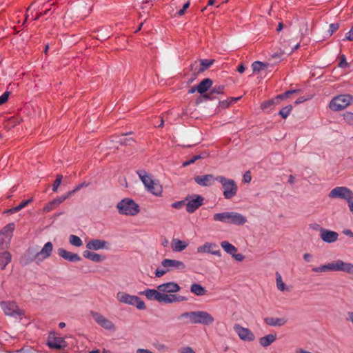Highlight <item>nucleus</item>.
Listing matches in <instances>:
<instances>
[{"label":"nucleus","instance_id":"f257e3e1","mask_svg":"<svg viewBox=\"0 0 353 353\" xmlns=\"http://www.w3.org/2000/svg\"><path fill=\"white\" fill-rule=\"evenodd\" d=\"M139 294L145 296L149 301H157L159 303L165 304L179 303L188 300V298L184 296L161 293L158 290V286L157 289H146L141 291L139 292Z\"/></svg>","mask_w":353,"mask_h":353},{"label":"nucleus","instance_id":"f03ea898","mask_svg":"<svg viewBox=\"0 0 353 353\" xmlns=\"http://www.w3.org/2000/svg\"><path fill=\"white\" fill-rule=\"evenodd\" d=\"M312 271L316 273L342 272L353 275V263L336 259L327 264L314 267L312 269Z\"/></svg>","mask_w":353,"mask_h":353},{"label":"nucleus","instance_id":"7ed1b4c3","mask_svg":"<svg viewBox=\"0 0 353 353\" xmlns=\"http://www.w3.org/2000/svg\"><path fill=\"white\" fill-rule=\"evenodd\" d=\"M213 220L214 221L235 225H243L248 221L244 215L234 211L215 213L213 215Z\"/></svg>","mask_w":353,"mask_h":353},{"label":"nucleus","instance_id":"20e7f679","mask_svg":"<svg viewBox=\"0 0 353 353\" xmlns=\"http://www.w3.org/2000/svg\"><path fill=\"white\" fill-rule=\"evenodd\" d=\"M119 214L125 216H135L140 211L139 205L132 199L125 198L117 204Z\"/></svg>","mask_w":353,"mask_h":353},{"label":"nucleus","instance_id":"39448f33","mask_svg":"<svg viewBox=\"0 0 353 353\" xmlns=\"http://www.w3.org/2000/svg\"><path fill=\"white\" fill-rule=\"evenodd\" d=\"M216 181L221 184L223 189V194L225 199H230L236 194L238 187L233 179H227L223 176H218L216 177Z\"/></svg>","mask_w":353,"mask_h":353},{"label":"nucleus","instance_id":"423d86ee","mask_svg":"<svg viewBox=\"0 0 353 353\" xmlns=\"http://www.w3.org/2000/svg\"><path fill=\"white\" fill-rule=\"evenodd\" d=\"M117 299L122 303L135 306L138 310H145V304L139 296L130 295L128 293L119 292L117 294Z\"/></svg>","mask_w":353,"mask_h":353},{"label":"nucleus","instance_id":"0eeeda50","mask_svg":"<svg viewBox=\"0 0 353 353\" xmlns=\"http://www.w3.org/2000/svg\"><path fill=\"white\" fill-rule=\"evenodd\" d=\"M352 100L353 98L350 94L338 95L331 100L329 107L333 111H340L350 105Z\"/></svg>","mask_w":353,"mask_h":353},{"label":"nucleus","instance_id":"6e6552de","mask_svg":"<svg viewBox=\"0 0 353 353\" xmlns=\"http://www.w3.org/2000/svg\"><path fill=\"white\" fill-rule=\"evenodd\" d=\"M14 228V223H10L0 230V250H3L8 247Z\"/></svg>","mask_w":353,"mask_h":353},{"label":"nucleus","instance_id":"1a4fd4ad","mask_svg":"<svg viewBox=\"0 0 353 353\" xmlns=\"http://www.w3.org/2000/svg\"><path fill=\"white\" fill-rule=\"evenodd\" d=\"M203 201L204 198L199 194H192L188 195L185 199L186 211L190 214L194 212L203 205Z\"/></svg>","mask_w":353,"mask_h":353},{"label":"nucleus","instance_id":"9d476101","mask_svg":"<svg viewBox=\"0 0 353 353\" xmlns=\"http://www.w3.org/2000/svg\"><path fill=\"white\" fill-rule=\"evenodd\" d=\"M328 196L331 199H344L347 202L350 199H353V192L347 187L338 186L330 192Z\"/></svg>","mask_w":353,"mask_h":353},{"label":"nucleus","instance_id":"9b49d317","mask_svg":"<svg viewBox=\"0 0 353 353\" xmlns=\"http://www.w3.org/2000/svg\"><path fill=\"white\" fill-rule=\"evenodd\" d=\"M90 315L92 316L94 321L103 329L111 332L115 331L116 327L114 324L101 313L95 311H91Z\"/></svg>","mask_w":353,"mask_h":353},{"label":"nucleus","instance_id":"f8f14e48","mask_svg":"<svg viewBox=\"0 0 353 353\" xmlns=\"http://www.w3.org/2000/svg\"><path fill=\"white\" fill-rule=\"evenodd\" d=\"M196 252L199 254H210L218 257L221 256V252L219 245L214 242H205L196 248Z\"/></svg>","mask_w":353,"mask_h":353},{"label":"nucleus","instance_id":"ddd939ff","mask_svg":"<svg viewBox=\"0 0 353 353\" xmlns=\"http://www.w3.org/2000/svg\"><path fill=\"white\" fill-rule=\"evenodd\" d=\"M234 330L243 341L252 342L255 339L254 333L250 329L242 327L239 324L234 325Z\"/></svg>","mask_w":353,"mask_h":353},{"label":"nucleus","instance_id":"4468645a","mask_svg":"<svg viewBox=\"0 0 353 353\" xmlns=\"http://www.w3.org/2000/svg\"><path fill=\"white\" fill-rule=\"evenodd\" d=\"M214 319L209 312L203 310L195 311L194 324L209 325L214 323Z\"/></svg>","mask_w":353,"mask_h":353},{"label":"nucleus","instance_id":"2eb2a0df","mask_svg":"<svg viewBox=\"0 0 353 353\" xmlns=\"http://www.w3.org/2000/svg\"><path fill=\"white\" fill-rule=\"evenodd\" d=\"M47 345L51 349L60 350L65 347L67 346V343L64 338L57 336L56 333L51 332L48 336Z\"/></svg>","mask_w":353,"mask_h":353},{"label":"nucleus","instance_id":"dca6fc26","mask_svg":"<svg viewBox=\"0 0 353 353\" xmlns=\"http://www.w3.org/2000/svg\"><path fill=\"white\" fill-rule=\"evenodd\" d=\"M161 265L163 268H166L168 272L174 270L182 271L185 268L183 262L176 259H165L161 261Z\"/></svg>","mask_w":353,"mask_h":353},{"label":"nucleus","instance_id":"f3484780","mask_svg":"<svg viewBox=\"0 0 353 353\" xmlns=\"http://www.w3.org/2000/svg\"><path fill=\"white\" fill-rule=\"evenodd\" d=\"M158 290L164 294H175L180 291L181 287L174 281L167 282L158 285Z\"/></svg>","mask_w":353,"mask_h":353},{"label":"nucleus","instance_id":"a211bd4d","mask_svg":"<svg viewBox=\"0 0 353 353\" xmlns=\"http://www.w3.org/2000/svg\"><path fill=\"white\" fill-rule=\"evenodd\" d=\"M320 236L323 241L327 243H332L338 240L339 234L335 231L321 228Z\"/></svg>","mask_w":353,"mask_h":353},{"label":"nucleus","instance_id":"6ab92c4d","mask_svg":"<svg viewBox=\"0 0 353 353\" xmlns=\"http://www.w3.org/2000/svg\"><path fill=\"white\" fill-rule=\"evenodd\" d=\"M1 307L6 315L16 316L19 314V307L14 301H2Z\"/></svg>","mask_w":353,"mask_h":353},{"label":"nucleus","instance_id":"aec40b11","mask_svg":"<svg viewBox=\"0 0 353 353\" xmlns=\"http://www.w3.org/2000/svg\"><path fill=\"white\" fill-rule=\"evenodd\" d=\"M52 250V243L51 242H47L45 243L41 251L35 254L34 260H36L37 262H40L48 259L50 256Z\"/></svg>","mask_w":353,"mask_h":353},{"label":"nucleus","instance_id":"412c9836","mask_svg":"<svg viewBox=\"0 0 353 353\" xmlns=\"http://www.w3.org/2000/svg\"><path fill=\"white\" fill-rule=\"evenodd\" d=\"M194 181L202 187L211 186L216 181V177L212 174L198 175L194 178Z\"/></svg>","mask_w":353,"mask_h":353},{"label":"nucleus","instance_id":"4be33fe9","mask_svg":"<svg viewBox=\"0 0 353 353\" xmlns=\"http://www.w3.org/2000/svg\"><path fill=\"white\" fill-rule=\"evenodd\" d=\"M57 253L61 258L70 262H77L81 260L79 254L69 252L62 248L58 249Z\"/></svg>","mask_w":353,"mask_h":353},{"label":"nucleus","instance_id":"5701e85b","mask_svg":"<svg viewBox=\"0 0 353 353\" xmlns=\"http://www.w3.org/2000/svg\"><path fill=\"white\" fill-rule=\"evenodd\" d=\"M136 173L139 176V178L141 182L143 183L145 188L156 180L153 179L152 175L143 169L137 170Z\"/></svg>","mask_w":353,"mask_h":353},{"label":"nucleus","instance_id":"b1692460","mask_svg":"<svg viewBox=\"0 0 353 353\" xmlns=\"http://www.w3.org/2000/svg\"><path fill=\"white\" fill-rule=\"evenodd\" d=\"M108 242L101 239H92L86 243V248L90 250H99L106 248Z\"/></svg>","mask_w":353,"mask_h":353},{"label":"nucleus","instance_id":"393cba45","mask_svg":"<svg viewBox=\"0 0 353 353\" xmlns=\"http://www.w3.org/2000/svg\"><path fill=\"white\" fill-rule=\"evenodd\" d=\"M145 190L150 193L157 196H161L163 193V188L158 180H155L150 183Z\"/></svg>","mask_w":353,"mask_h":353},{"label":"nucleus","instance_id":"a878e982","mask_svg":"<svg viewBox=\"0 0 353 353\" xmlns=\"http://www.w3.org/2000/svg\"><path fill=\"white\" fill-rule=\"evenodd\" d=\"M189 245L188 241L173 239L171 241V248L174 252H180L184 250Z\"/></svg>","mask_w":353,"mask_h":353},{"label":"nucleus","instance_id":"bb28decb","mask_svg":"<svg viewBox=\"0 0 353 353\" xmlns=\"http://www.w3.org/2000/svg\"><path fill=\"white\" fill-rule=\"evenodd\" d=\"M264 322L270 326L280 327L287 323V319L285 318L266 317L264 319Z\"/></svg>","mask_w":353,"mask_h":353},{"label":"nucleus","instance_id":"cd10ccee","mask_svg":"<svg viewBox=\"0 0 353 353\" xmlns=\"http://www.w3.org/2000/svg\"><path fill=\"white\" fill-rule=\"evenodd\" d=\"M225 90L224 85H216L214 86L208 94L203 95V97L208 100L215 99L216 94H223Z\"/></svg>","mask_w":353,"mask_h":353},{"label":"nucleus","instance_id":"c85d7f7f","mask_svg":"<svg viewBox=\"0 0 353 353\" xmlns=\"http://www.w3.org/2000/svg\"><path fill=\"white\" fill-rule=\"evenodd\" d=\"M276 340V334H269L265 335V336L261 337L259 340V344L263 347H268L272 343H274Z\"/></svg>","mask_w":353,"mask_h":353},{"label":"nucleus","instance_id":"c756f323","mask_svg":"<svg viewBox=\"0 0 353 353\" xmlns=\"http://www.w3.org/2000/svg\"><path fill=\"white\" fill-rule=\"evenodd\" d=\"M83 256L84 258L97 263L101 262L105 259V257L102 255L90 250L83 251Z\"/></svg>","mask_w":353,"mask_h":353},{"label":"nucleus","instance_id":"7c9ffc66","mask_svg":"<svg viewBox=\"0 0 353 353\" xmlns=\"http://www.w3.org/2000/svg\"><path fill=\"white\" fill-rule=\"evenodd\" d=\"M212 85V81L210 79H204L197 85V92L201 94H203Z\"/></svg>","mask_w":353,"mask_h":353},{"label":"nucleus","instance_id":"2f4dec72","mask_svg":"<svg viewBox=\"0 0 353 353\" xmlns=\"http://www.w3.org/2000/svg\"><path fill=\"white\" fill-rule=\"evenodd\" d=\"M190 292L196 296H204L207 293L206 289L201 285L194 283L190 285Z\"/></svg>","mask_w":353,"mask_h":353},{"label":"nucleus","instance_id":"473e14b6","mask_svg":"<svg viewBox=\"0 0 353 353\" xmlns=\"http://www.w3.org/2000/svg\"><path fill=\"white\" fill-rule=\"evenodd\" d=\"M220 245L226 253L230 255L237 252V248L227 241H221Z\"/></svg>","mask_w":353,"mask_h":353},{"label":"nucleus","instance_id":"72a5a7b5","mask_svg":"<svg viewBox=\"0 0 353 353\" xmlns=\"http://www.w3.org/2000/svg\"><path fill=\"white\" fill-rule=\"evenodd\" d=\"M11 261V254L7 251H4L0 254V265L1 269L3 270L6 266Z\"/></svg>","mask_w":353,"mask_h":353},{"label":"nucleus","instance_id":"f704fd0d","mask_svg":"<svg viewBox=\"0 0 353 353\" xmlns=\"http://www.w3.org/2000/svg\"><path fill=\"white\" fill-rule=\"evenodd\" d=\"M276 283L277 289L281 292L288 291V287L283 283L281 274L276 272Z\"/></svg>","mask_w":353,"mask_h":353},{"label":"nucleus","instance_id":"c9c22d12","mask_svg":"<svg viewBox=\"0 0 353 353\" xmlns=\"http://www.w3.org/2000/svg\"><path fill=\"white\" fill-rule=\"evenodd\" d=\"M179 319H185L186 323L194 324V319H195V311L185 312L182 313L179 317Z\"/></svg>","mask_w":353,"mask_h":353},{"label":"nucleus","instance_id":"e433bc0d","mask_svg":"<svg viewBox=\"0 0 353 353\" xmlns=\"http://www.w3.org/2000/svg\"><path fill=\"white\" fill-rule=\"evenodd\" d=\"M299 92V90H298V89L290 90L286 91L285 92L279 94L276 97H275L274 100H276L277 101V103H279L281 100L286 99L289 98L292 94H293L294 93H297Z\"/></svg>","mask_w":353,"mask_h":353},{"label":"nucleus","instance_id":"4c0bfd02","mask_svg":"<svg viewBox=\"0 0 353 353\" xmlns=\"http://www.w3.org/2000/svg\"><path fill=\"white\" fill-rule=\"evenodd\" d=\"M32 201V199L23 201L18 205L11 208L10 210V212H12V213L17 212L21 210V209H23V208H25L26 206H27Z\"/></svg>","mask_w":353,"mask_h":353},{"label":"nucleus","instance_id":"58836bf2","mask_svg":"<svg viewBox=\"0 0 353 353\" xmlns=\"http://www.w3.org/2000/svg\"><path fill=\"white\" fill-rule=\"evenodd\" d=\"M69 243L71 245L76 246V247H80L83 245L82 240L78 236H76L74 234H71L69 236Z\"/></svg>","mask_w":353,"mask_h":353},{"label":"nucleus","instance_id":"ea45409f","mask_svg":"<svg viewBox=\"0 0 353 353\" xmlns=\"http://www.w3.org/2000/svg\"><path fill=\"white\" fill-rule=\"evenodd\" d=\"M252 68L254 72H259L263 68H267V63L256 61L252 63Z\"/></svg>","mask_w":353,"mask_h":353},{"label":"nucleus","instance_id":"a19ab883","mask_svg":"<svg viewBox=\"0 0 353 353\" xmlns=\"http://www.w3.org/2000/svg\"><path fill=\"white\" fill-rule=\"evenodd\" d=\"M293 109L292 105H288L283 107L279 112V114L283 119H286L290 114Z\"/></svg>","mask_w":353,"mask_h":353},{"label":"nucleus","instance_id":"79ce46f5","mask_svg":"<svg viewBox=\"0 0 353 353\" xmlns=\"http://www.w3.org/2000/svg\"><path fill=\"white\" fill-rule=\"evenodd\" d=\"M214 62V60L209 59H201L200 61L201 63V68L199 69L200 72H203L210 68Z\"/></svg>","mask_w":353,"mask_h":353},{"label":"nucleus","instance_id":"37998d69","mask_svg":"<svg viewBox=\"0 0 353 353\" xmlns=\"http://www.w3.org/2000/svg\"><path fill=\"white\" fill-rule=\"evenodd\" d=\"M201 158H202V157H201V154L194 155L191 159H190L189 160L183 162L182 166L183 167H186L188 165H190L194 163L196 161H197V160H199V159H200Z\"/></svg>","mask_w":353,"mask_h":353},{"label":"nucleus","instance_id":"c03bdc74","mask_svg":"<svg viewBox=\"0 0 353 353\" xmlns=\"http://www.w3.org/2000/svg\"><path fill=\"white\" fill-rule=\"evenodd\" d=\"M72 194V192H68L67 194L57 197L53 200L55 205L58 207L61 203H63L66 199H68L70 195Z\"/></svg>","mask_w":353,"mask_h":353},{"label":"nucleus","instance_id":"a18cd8bd","mask_svg":"<svg viewBox=\"0 0 353 353\" xmlns=\"http://www.w3.org/2000/svg\"><path fill=\"white\" fill-rule=\"evenodd\" d=\"M62 178H63L62 175H61V174L57 175L56 179L54 181V183L52 185V191L54 192H56L57 191L58 188L61 183Z\"/></svg>","mask_w":353,"mask_h":353},{"label":"nucleus","instance_id":"49530a36","mask_svg":"<svg viewBox=\"0 0 353 353\" xmlns=\"http://www.w3.org/2000/svg\"><path fill=\"white\" fill-rule=\"evenodd\" d=\"M277 104H279V103H277V101L276 100H274V98H273L270 100L263 102L261 105V108L263 109H268L270 106L274 105H277Z\"/></svg>","mask_w":353,"mask_h":353},{"label":"nucleus","instance_id":"de8ad7c7","mask_svg":"<svg viewBox=\"0 0 353 353\" xmlns=\"http://www.w3.org/2000/svg\"><path fill=\"white\" fill-rule=\"evenodd\" d=\"M343 119L347 123L353 125V112H345L343 114Z\"/></svg>","mask_w":353,"mask_h":353},{"label":"nucleus","instance_id":"09e8293b","mask_svg":"<svg viewBox=\"0 0 353 353\" xmlns=\"http://www.w3.org/2000/svg\"><path fill=\"white\" fill-rule=\"evenodd\" d=\"M57 208V205H55L53 200L49 202L43 208V212H49L51 210L55 209Z\"/></svg>","mask_w":353,"mask_h":353},{"label":"nucleus","instance_id":"8fccbe9b","mask_svg":"<svg viewBox=\"0 0 353 353\" xmlns=\"http://www.w3.org/2000/svg\"><path fill=\"white\" fill-rule=\"evenodd\" d=\"M168 272V270H166V268H163V267L161 268H157L156 271H155V276L157 277H161L163 276L164 274H165Z\"/></svg>","mask_w":353,"mask_h":353},{"label":"nucleus","instance_id":"3c124183","mask_svg":"<svg viewBox=\"0 0 353 353\" xmlns=\"http://www.w3.org/2000/svg\"><path fill=\"white\" fill-rule=\"evenodd\" d=\"M10 94V92L6 91L0 96V105L5 103L8 101Z\"/></svg>","mask_w":353,"mask_h":353},{"label":"nucleus","instance_id":"603ef678","mask_svg":"<svg viewBox=\"0 0 353 353\" xmlns=\"http://www.w3.org/2000/svg\"><path fill=\"white\" fill-rule=\"evenodd\" d=\"M349 65V63L346 61V57L344 54L341 55V61L339 63V67L340 68H345Z\"/></svg>","mask_w":353,"mask_h":353},{"label":"nucleus","instance_id":"864d4df0","mask_svg":"<svg viewBox=\"0 0 353 353\" xmlns=\"http://www.w3.org/2000/svg\"><path fill=\"white\" fill-rule=\"evenodd\" d=\"M185 204V200L176 201V202H174L173 203H172V207L175 209H179Z\"/></svg>","mask_w":353,"mask_h":353},{"label":"nucleus","instance_id":"5fc2aeb1","mask_svg":"<svg viewBox=\"0 0 353 353\" xmlns=\"http://www.w3.org/2000/svg\"><path fill=\"white\" fill-rule=\"evenodd\" d=\"M189 6H190V2L187 1L183 6V8L178 11V14L180 16L183 15L185 14V10L189 8Z\"/></svg>","mask_w":353,"mask_h":353},{"label":"nucleus","instance_id":"6e6d98bb","mask_svg":"<svg viewBox=\"0 0 353 353\" xmlns=\"http://www.w3.org/2000/svg\"><path fill=\"white\" fill-rule=\"evenodd\" d=\"M231 256L237 261H242L245 259V256L241 253L236 254V252H235L234 254H232Z\"/></svg>","mask_w":353,"mask_h":353},{"label":"nucleus","instance_id":"4d7b16f0","mask_svg":"<svg viewBox=\"0 0 353 353\" xmlns=\"http://www.w3.org/2000/svg\"><path fill=\"white\" fill-rule=\"evenodd\" d=\"M339 28V25L337 23H333L330 25L329 32H330V34L336 31Z\"/></svg>","mask_w":353,"mask_h":353},{"label":"nucleus","instance_id":"13d9d810","mask_svg":"<svg viewBox=\"0 0 353 353\" xmlns=\"http://www.w3.org/2000/svg\"><path fill=\"white\" fill-rule=\"evenodd\" d=\"M252 180V176L250 171H247L243 174V181L244 183H250Z\"/></svg>","mask_w":353,"mask_h":353},{"label":"nucleus","instance_id":"bf43d9fd","mask_svg":"<svg viewBox=\"0 0 353 353\" xmlns=\"http://www.w3.org/2000/svg\"><path fill=\"white\" fill-rule=\"evenodd\" d=\"M88 185V183H87L85 182L81 183L79 184L78 185H77L75 187V188L72 191H70V192H72V194H73L75 192L81 190L82 188L87 187Z\"/></svg>","mask_w":353,"mask_h":353},{"label":"nucleus","instance_id":"052dcab7","mask_svg":"<svg viewBox=\"0 0 353 353\" xmlns=\"http://www.w3.org/2000/svg\"><path fill=\"white\" fill-rule=\"evenodd\" d=\"M180 353H195V352L190 347H185L180 350Z\"/></svg>","mask_w":353,"mask_h":353},{"label":"nucleus","instance_id":"680f3d73","mask_svg":"<svg viewBox=\"0 0 353 353\" xmlns=\"http://www.w3.org/2000/svg\"><path fill=\"white\" fill-rule=\"evenodd\" d=\"M345 39L348 41H353V26L351 28L350 31L346 33Z\"/></svg>","mask_w":353,"mask_h":353},{"label":"nucleus","instance_id":"e2e57ef3","mask_svg":"<svg viewBox=\"0 0 353 353\" xmlns=\"http://www.w3.org/2000/svg\"><path fill=\"white\" fill-rule=\"evenodd\" d=\"M308 99H309V98H306V97H301L298 98V99L295 101L294 103H295L296 105H299V104H300V103H303V102L306 101H307V100H308Z\"/></svg>","mask_w":353,"mask_h":353},{"label":"nucleus","instance_id":"0e129e2a","mask_svg":"<svg viewBox=\"0 0 353 353\" xmlns=\"http://www.w3.org/2000/svg\"><path fill=\"white\" fill-rule=\"evenodd\" d=\"M303 259L306 262H310L312 259V255L309 253H305L303 254Z\"/></svg>","mask_w":353,"mask_h":353},{"label":"nucleus","instance_id":"69168bd1","mask_svg":"<svg viewBox=\"0 0 353 353\" xmlns=\"http://www.w3.org/2000/svg\"><path fill=\"white\" fill-rule=\"evenodd\" d=\"M347 321L351 322L353 324V312H347Z\"/></svg>","mask_w":353,"mask_h":353},{"label":"nucleus","instance_id":"338daca9","mask_svg":"<svg viewBox=\"0 0 353 353\" xmlns=\"http://www.w3.org/2000/svg\"><path fill=\"white\" fill-rule=\"evenodd\" d=\"M347 205L350 212L353 214V199H350L347 201Z\"/></svg>","mask_w":353,"mask_h":353},{"label":"nucleus","instance_id":"774afa93","mask_svg":"<svg viewBox=\"0 0 353 353\" xmlns=\"http://www.w3.org/2000/svg\"><path fill=\"white\" fill-rule=\"evenodd\" d=\"M343 234L346 236L353 238V232L350 230H344Z\"/></svg>","mask_w":353,"mask_h":353}]
</instances>
